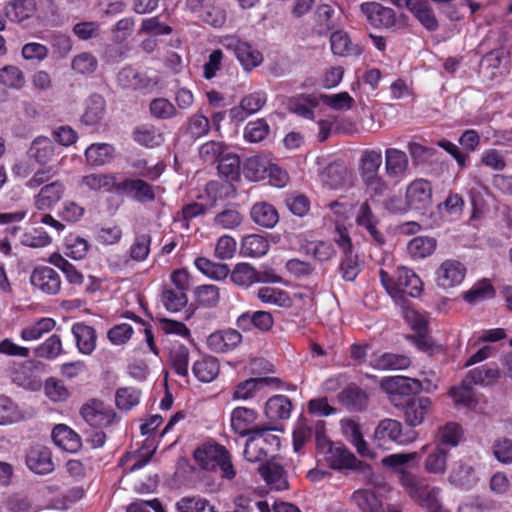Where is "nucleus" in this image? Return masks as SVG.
<instances>
[{"instance_id": "13", "label": "nucleus", "mask_w": 512, "mask_h": 512, "mask_svg": "<svg viewBox=\"0 0 512 512\" xmlns=\"http://www.w3.org/2000/svg\"><path fill=\"white\" fill-rule=\"evenodd\" d=\"M360 10L376 28H390L396 23L394 10L377 2H364L360 5Z\"/></svg>"}, {"instance_id": "28", "label": "nucleus", "mask_w": 512, "mask_h": 512, "mask_svg": "<svg viewBox=\"0 0 512 512\" xmlns=\"http://www.w3.org/2000/svg\"><path fill=\"white\" fill-rule=\"evenodd\" d=\"M371 366L379 370H401L410 366L411 361L405 355L393 353H374L371 360Z\"/></svg>"}, {"instance_id": "25", "label": "nucleus", "mask_w": 512, "mask_h": 512, "mask_svg": "<svg viewBox=\"0 0 512 512\" xmlns=\"http://www.w3.org/2000/svg\"><path fill=\"white\" fill-rule=\"evenodd\" d=\"M52 439L58 447L70 453L77 452L82 445L80 436L64 424L54 427Z\"/></svg>"}, {"instance_id": "15", "label": "nucleus", "mask_w": 512, "mask_h": 512, "mask_svg": "<svg viewBox=\"0 0 512 512\" xmlns=\"http://www.w3.org/2000/svg\"><path fill=\"white\" fill-rule=\"evenodd\" d=\"M350 499L360 512H386L382 495L371 488L355 490Z\"/></svg>"}, {"instance_id": "43", "label": "nucleus", "mask_w": 512, "mask_h": 512, "mask_svg": "<svg viewBox=\"0 0 512 512\" xmlns=\"http://www.w3.org/2000/svg\"><path fill=\"white\" fill-rule=\"evenodd\" d=\"M114 148L107 143L91 144L85 150L87 162L93 166H101L110 162L113 158Z\"/></svg>"}, {"instance_id": "22", "label": "nucleus", "mask_w": 512, "mask_h": 512, "mask_svg": "<svg viewBox=\"0 0 512 512\" xmlns=\"http://www.w3.org/2000/svg\"><path fill=\"white\" fill-rule=\"evenodd\" d=\"M340 426L344 437L356 448L357 452L361 456H372L367 442L363 439L361 428L358 422L349 418L342 419L340 421Z\"/></svg>"}, {"instance_id": "27", "label": "nucleus", "mask_w": 512, "mask_h": 512, "mask_svg": "<svg viewBox=\"0 0 512 512\" xmlns=\"http://www.w3.org/2000/svg\"><path fill=\"white\" fill-rule=\"evenodd\" d=\"M355 221L358 226L364 227L378 244L384 243L382 233L377 230L378 219L373 214L368 201L360 205Z\"/></svg>"}, {"instance_id": "10", "label": "nucleus", "mask_w": 512, "mask_h": 512, "mask_svg": "<svg viewBox=\"0 0 512 512\" xmlns=\"http://www.w3.org/2000/svg\"><path fill=\"white\" fill-rule=\"evenodd\" d=\"M433 403L429 397H410L403 400L399 409L403 411L405 423L410 427H417L424 423L432 412Z\"/></svg>"}, {"instance_id": "52", "label": "nucleus", "mask_w": 512, "mask_h": 512, "mask_svg": "<svg viewBox=\"0 0 512 512\" xmlns=\"http://www.w3.org/2000/svg\"><path fill=\"white\" fill-rule=\"evenodd\" d=\"M269 164L270 163L259 156L250 157L244 164V175L251 181H261L267 177Z\"/></svg>"}, {"instance_id": "60", "label": "nucleus", "mask_w": 512, "mask_h": 512, "mask_svg": "<svg viewBox=\"0 0 512 512\" xmlns=\"http://www.w3.org/2000/svg\"><path fill=\"white\" fill-rule=\"evenodd\" d=\"M115 184V177L111 174L92 173L85 175L80 180V185L89 191H99L109 189Z\"/></svg>"}, {"instance_id": "3", "label": "nucleus", "mask_w": 512, "mask_h": 512, "mask_svg": "<svg viewBox=\"0 0 512 512\" xmlns=\"http://www.w3.org/2000/svg\"><path fill=\"white\" fill-rule=\"evenodd\" d=\"M318 447L328 446L326 452V461L332 469L344 470L350 469L363 474L368 480L372 475L370 465L358 460L355 455L342 443H330L325 437H317Z\"/></svg>"}, {"instance_id": "54", "label": "nucleus", "mask_w": 512, "mask_h": 512, "mask_svg": "<svg viewBox=\"0 0 512 512\" xmlns=\"http://www.w3.org/2000/svg\"><path fill=\"white\" fill-rule=\"evenodd\" d=\"M161 302L166 310L175 313L186 306L188 298L183 291L165 287L161 294Z\"/></svg>"}, {"instance_id": "44", "label": "nucleus", "mask_w": 512, "mask_h": 512, "mask_svg": "<svg viewBox=\"0 0 512 512\" xmlns=\"http://www.w3.org/2000/svg\"><path fill=\"white\" fill-rule=\"evenodd\" d=\"M194 264L201 273L217 281L224 280L230 273L227 264L215 263L205 257L196 258Z\"/></svg>"}, {"instance_id": "34", "label": "nucleus", "mask_w": 512, "mask_h": 512, "mask_svg": "<svg viewBox=\"0 0 512 512\" xmlns=\"http://www.w3.org/2000/svg\"><path fill=\"white\" fill-rule=\"evenodd\" d=\"M331 50L339 56H358L361 48L353 44L348 34L344 31H335L330 37Z\"/></svg>"}, {"instance_id": "45", "label": "nucleus", "mask_w": 512, "mask_h": 512, "mask_svg": "<svg viewBox=\"0 0 512 512\" xmlns=\"http://www.w3.org/2000/svg\"><path fill=\"white\" fill-rule=\"evenodd\" d=\"M105 100L99 94L91 95L86 102V109L82 120L87 125L98 123L105 114Z\"/></svg>"}, {"instance_id": "58", "label": "nucleus", "mask_w": 512, "mask_h": 512, "mask_svg": "<svg viewBox=\"0 0 512 512\" xmlns=\"http://www.w3.org/2000/svg\"><path fill=\"white\" fill-rule=\"evenodd\" d=\"M243 215L236 209H224L215 215L213 225L220 229H235L243 222Z\"/></svg>"}, {"instance_id": "21", "label": "nucleus", "mask_w": 512, "mask_h": 512, "mask_svg": "<svg viewBox=\"0 0 512 512\" xmlns=\"http://www.w3.org/2000/svg\"><path fill=\"white\" fill-rule=\"evenodd\" d=\"M257 413L255 410L246 407H237L231 414V427L240 436L252 435L257 428H254Z\"/></svg>"}, {"instance_id": "6", "label": "nucleus", "mask_w": 512, "mask_h": 512, "mask_svg": "<svg viewBox=\"0 0 512 512\" xmlns=\"http://www.w3.org/2000/svg\"><path fill=\"white\" fill-rule=\"evenodd\" d=\"M222 45L224 48L234 53L246 71H251L263 62V55L259 50L255 49L248 42L242 41L236 37H225L222 41Z\"/></svg>"}, {"instance_id": "55", "label": "nucleus", "mask_w": 512, "mask_h": 512, "mask_svg": "<svg viewBox=\"0 0 512 512\" xmlns=\"http://www.w3.org/2000/svg\"><path fill=\"white\" fill-rule=\"evenodd\" d=\"M339 271L345 281H353L356 279L361 271V263L358 255L354 251L343 254Z\"/></svg>"}, {"instance_id": "26", "label": "nucleus", "mask_w": 512, "mask_h": 512, "mask_svg": "<svg viewBox=\"0 0 512 512\" xmlns=\"http://www.w3.org/2000/svg\"><path fill=\"white\" fill-rule=\"evenodd\" d=\"M132 137L136 143L146 148L158 147L164 142L163 133L152 124L137 126L133 130Z\"/></svg>"}, {"instance_id": "39", "label": "nucleus", "mask_w": 512, "mask_h": 512, "mask_svg": "<svg viewBox=\"0 0 512 512\" xmlns=\"http://www.w3.org/2000/svg\"><path fill=\"white\" fill-rule=\"evenodd\" d=\"M169 362L175 373L182 377L189 375V349L181 343H174L169 350Z\"/></svg>"}, {"instance_id": "32", "label": "nucleus", "mask_w": 512, "mask_h": 512, "mask_svg": "<svg viewBox=\"0 0 512 512\" xmlns=\"http://www.w3.org/2000/svg\"><path fill=\"white\" fill-rule=\"evenodd\" d=\"M250 216L254 223L265 228L274 227L279 220L276 209L266 202L254 204L251 208Z\"/></svg>"}, {"instance_id": "17", "label": "nucleus", "mask_w": 512, "mask_h": 512, "mask_svg": "<svg viewBox=\"0 0 512 512\" xmlns=\"http://www.w3.org/2000/svg\"><path fill=\"white\" fill-rule=\"evenodd\" d=\"M26 465L36 474L45 475L54 470L50 450L42 445L32 446L26 455Z\"/></svg>"}, {"instance_id": "56", "label": "nucleus", "mask_w": 512, "mask_h": 512, "mask_svg": "<svg viewBox=\"0 0 512 512\" xmlns=\"http://www.w3.org/2000/svg\"><path fill=\"white\" fill-rule=\"evenodd\" d=\"M211 125L209 119L199 113L189 117L186 123V134L192 139H199L208 134Z\"/></svg>"}, {"instance_id": "64", "label": "nucleus", "mask_w": 512, "mask_h": 512, "mask_svg": "<svg viewBox=\"0 0 512 512\" xmlns=\"http://www.w3.org/2000/svg\"><path fill=\"white\" fill-rule=\"evenodd\" d=\"M305 252L313 256L319 262H326L336 256V250L332 243L326 241H317L308 244Z\"/></svg>"}, {"instance_id": "61", "label": "nucleus", "mask_w": 512, "mask_h": 512, "mask_svg": "<svg viewBox=\"0 0 512 512\" xmlns=\"http://www.w3.org/2000/svg\"><path fill=\"white\" fill-rule=\"evenodd\" d=\"M268 378H250L239 383L233 393L235 399L247 400L252 398L256 391L268 384Z\"/></svg>"}, {"instance_id": "46", "label": "nucleus", "mask_w": 512, "mask_h": 512, "mask_svg": "<svg viewBox=\"0 0 512 512\" xmlns=\"http://www.w3.org/2000/svg\"><path fill=\"white\" fill-rule=\"evenodd\" d=\"M29 153L37 163L47 164L54 155V144L47 137H38L32 142Z\"/></svg>"}, {"instance_id": "50", "label": "nucleus", "mask_w": 512, "mask_h": 512, "mask_svg": "<svg viewBox=\"0 0 512 512\" xmlns=\"http://www.w3.org/2000/svg\"><path fill=\"white\" fill-rule=\"evenodd\" d=\"M0 84L6 88L20 90L26 84L23 71L14 65H7L0 69Z\"/></svg>"}, {"instance_id": "35", "label": "nucleus", "mask_w": 512, "mask_h": 512, "mask_svg": "<svg viewBox=\"0 0 512 512\" xmlns=\"http://www.w3.org/2000/svg\"><path fill=\"white\" fill-rule=\"evenodd\" d=\"M399 481L401 485L408 491L410 496L416 500H420L427 492V484L425 479L405 470L399 469Z\"/></svg>"}, {"instance_id": "38", "label": "nucleus", "mask_w": 512, "mask_h": 512, "mask_svg": "<svg viewBox=\"0 0 512 512\" xmlns=\"http://www.w3.org/2000/svg\"><path fill=\"white\" fill-rule=\"evenodd\" d=\"M269 242L266 237L259 234L247 235L241 243V254L246 257H261L269 250Z\"/></svg>"}, {"instance_id": "47", "label": "nucleus", "mask_w": 512, "mask_h": 512, "mask_svg": "<svg viewBox=\"0 0 512 512\" xmlns=\"http://www.w3.org/2000/svg\"><path fill=\"white\" fill-rule=\"evenodd\" d=\"M217 168L219 174L227 181H236L240 177V158L234 153H224Z\"/></svg>"}, {"instance_id": "51", "label": "nucleus", "mask_w": 512, "mask_h": 512, "mask_svg": "<svg viewBox=\"0 0 512 512\" xmlns=\"http://www.w3.org/2000/svg\"><path fill=\"white\" fill-rule=\"evenodd\" d=\"M257 297L266 304H272L279 307H289L291 299L288 293L279 288L264 286L258 289Z\"/></svg>"}, {"instance_id": "36", "label": "nucleus", "mask_w": 512, "mask_h": 512, "mask_svg": "<svg viewBox=\"0 0 512 512\" xmlns=\"http://www.w3.org/2000/svg\"><path fill=\"white\" fill-rule=\"evenodd\" d=\"M291 410V401L285 395H275L269 398L265 405V414L271 420L288 419Z\"/></svg>"}, {"instance_id": "1", "label": "nucleus", "mask_w": 512, "mask_h": 512, "mask_svg": "<svg viewBox=\"0 0 512 512\" xmlns=\"http://www.w3.org/2000/svg\"><path fill=\"white\" fill-rule=\"evenodd\" d=\"M379 277L387 293L395 300L405 295L416 297L422 289V282L418 275L407 267H397L392 275L381 269Z\"/></svg>"}, {"instance_id": "23", "label": "nucleus", "mask_w": 512, "mask_h": 512, "mask_svg": "<svg viewBox=\"0 0 512 512\" xmlns=\"http://www.w3.org/2000/svg\"><path fill=\"white\" fill-rule=\"evenodd\" d=\"M72 334L78 351L84 355L92 354L96 348L97 340L95 329L84 323H75L72 326Z\"/></svg>"}, {"instance_id": "37", "label": "nucleus", "mask_w": 512, "mask_h": 512, "mask_svg": "<svg viewBox=\"0 0 512 512\" xmlns=\"http://www.w3.org/2000/svg\"><path fill=\"white\" fill-rule=\"evenodd\" d=\"M437 241L433 237L418 236L407 244V253L412 259H424L430 256L436 249Z\"/></svg>"}, {"instance_id": "24", "label": "nucleus", "mask_w": 512, "mask_h": 512, "mask_svg": "<svg viewBox=\"0 0 512 512\" xmlns=\"http://www.w3.org/2000/svg\"><path fill=\"white\" fill-rule=\"evenodd\" d=\"M339 402L349 411H362L368 405L367 394L355 384L347 386L338 394Z\"/></svg>"}, {"instance_id": "12", "label": "nucleus", "mask_w": 512, "mask_h": 512, "mask_svg": "<svg viewBox=\"0 0 512 512\" xmlns=\"http://www.w3.org/2000/svg\"><path fill=\"white\" fill-rule=\"evenodd\" d=\"M66 187L60 180L43 185L34 197V206L39 211L53 209L64 197Z\"/></svg>"}, {"instance_id": "19", "label": "nucleus", "mask_w": 512, "mask_h": 512, "mask_svg": "<svg viewBox=\"0 0 512 512\" xmlns=\"http://www.w3.org/2000/svg\"><path fill=\"white\" fill-rule=\"evenodd\" d=\"M258 471L271 490L283 491L289 488L287 472L280 464L267 462L260 465Z\"/></svg>"}, {"instance_id": "2", "label": "nucleus", "mask_w": 512, "mask_h": 512, "mask_svg": "<svg viewBox=\"0 0 512 512\" xmlns=\"http://www.w3.org/2000/svg\"><path fill=\"white\" fill-rule=\"evenodd\" d=\"M194 459L198 465L208 471L219 470L221 477L232 480L236 476L231 455L222 445L217 443H205L194 451Z\"/></svg>"}, {"instance_id": "30", "label": "nucleus", "mask_w": 512, "mask_h": 512, "mask_svg": "<svg viewBox=\"0 0 512 512\" xmlns=\"http://www.w3.org/2000/svg\"><path fill=\"white\" fill-rule=\"evenodd\" d=\"M406 6L426 29L430 31L437 29V19L426 0H407Z\"/></svg>"}, {"instance_id": "49", "label": "nucleus", "mask_w": 512, "mask_h": 512, "mask_svg": "<svg viewBox=\"0 0 512 512\" xmlns=\"http://www.w3.org/2000/svg\"><path fill=\"white\" fill-rule=\"evenodd\" d=\"M495 290L489 280L483 279L475 283L468 291L463 293V299L469 304H477L492 298Z\"/></svg>"}, {"instance_id": "63", "label": "nucleus", "mask_w": 512, "mask_h": 512, "mask_svg": "<svg viewBox=\"0 0 512 512\" xmlns=\"http://www.w3.org/2000/svg\"><path fill=\"white\" fill-rule=\"evenodd\" d=\"M195 297L200 305L213 308L220 301V289L216 285H201L196 287Z\"/></svg>"}, {"instance_id": "62", "label": "nucleus", "mask_w": 512, "mask_h": 512, "mask_svg": "<svg viewBox=\"0 0 512 512\" xmlns=\"http://www.w3.org/2000/svg\"><path fill=\"white\" fill-rule=\"evenodd\" d=\"M140 391L132 387L119 388L116 391L115 402L120 410H131L140 401Z\"/></svg>"}, {"instance_id": "5", "label": "nucleus", "mask_w": 512, "mask_h": 512, "mask_svg": "<svg viewBox=\"0 0 512 512\" xmlns=\"http://www.w3.org/2000/svg\"><path fill=\"white\" fill-rule=\"evenodd\" d=\"M381 387L389 395L390 402L396 408H399L403 403V396L416 395L423 389L422 384L418 379L404 376L384 378L381 382Z\"/></svg>"}, {"instance_id": "42", "label": "nucleus", "mask_w": 512, "mask_h": 512, "mask_svg": "<svg viewBox=\"0 0 512 512\" xmlns=\"http://www.w3.org/2000/svg\"><path fill=\"white\" fill-rule=\"evenodd\" d=\"M230 280L238 287L248 288L257 283V270L248 263H238L229 273Z\"/></svg>"}, {"instance_id": "4", "label": "nucleus", "mask_w": 512, "mask_h": 512, "mask_svg": "<svg viewBox=\"0 0 512 512\" xmlns=\"http://www.w3.org/2000/svg\"><path fill=\"white\" fill-rule=\"evenodd\" d=\"M415 438V432L403 433L401 422L390 418L381 420L374 432V442L381 448H389L392 443L407 445Z\"/></svg>"}, {"instance_id": "14", "label": "nucleus", "mask_w": 512, "mask_h": 512, "mask_svg": "<svg viewBox=\"0 0 512 512\" xmlns=\"http://www.w3.org/2000/svg\"><path fill=\"white\" fill-rule=\"evenodd\" d=\"M242 342V334L236 329L213 332L207 338L208 348L215 353H226L235 349Z\"/></svg>"}, {"instance_id": "9", "label": "nucleus", "mask_w": 512, "mask_h": 512, "mask_svg": "<svg viewBox=\"0 0 512 512\" xmlns=\"http://www.w3.org/2000/svg\"><path fill=\"white\" fill-rule=\"evenodd\" d=\"M432 185L419 178L410 182L405 191V204L408 210H426L432 205Z\"/></svg>"}, {"instance_id": "18", "label": "nucleus", "mask_w": 512, "mask_h": 512, "mask_svg": "<svg viewBox=\"0 0 512 512\" xmlns=\"http://www.w3.org/2000/svg\"><path fill=\"white\" fill-rule=\"evenodd\" d=\"M267 98L263 92H254L245 96L240 104L230 109L232 121L242 122L248 116L258 112L266 103Z\"/></svg>"}, {"instance_id": "29", "label": "nucleus", "mask_w": 512, "mask_h": 512, "mask_svg": "<svg viewBox=\"0 0 512 512\" xmlns=\"http://www.w3.org/2000/svg\"><path fill=\"white\" fill-rule=\"evenodd\" d=\"M220 365L213 356H203L194 362L192 372L201 382H212L219 374Z\"/></svg>"}, {"instance_id": "53", "label": "nucleus", "mask_w": 512, "mask_h": 512, "mask_svg": "<svg viewBox=\"0 0 512 512\" xmlns=\"http://www.w3.org/2000/svg\"><path fill=\"white\" fill-rule=\"evenodd\" d=\"M475 480L474 468L462 461L455 464L449 475V481L459 487H465Z\"/></svg>"}, {"instance_id": "41", "label": "nucleus", "mask_w": 512, "mask_h": 512, "mask_svg": "<svg viewBox=\"0 0 512 512\" xmlns=\"http://www.w3.org/2000/svg\"><path fill=\"white\" fill-rule=\"evenodd\" d=\"M382 153L380 150H364L360 158V177L361 179L379 174L382 165Z\"/></svg>"}, {"instance_id": "40", "label": "nucleus", "mask_w": 512, "mask_h": 512, "mask_svg": "<svg viewBox=\"0 0 512 512\" xmlns=\"http://www.w3.org/2000/svg\"><path fill=\"white\" fill-rule=\"evenodd\" d=\"M117 83L123 89H140L150 85V80L134 68L125 67L117 75Z\"/></svg>"}, {"instance_id": "31", "label": "nucleus", "mask_w": 512, "mask_h": 512, "mask_svg": "<svg viewBox=\"0 0 512 512\" xmlns=\"http://www.w3.org/2000/svg\"><path fill=\"white\" fill-rule=\"evenodd\" d=\"M5 15L14 22H22L30 18L36 11L35 0H12L4 8Z\"/></svg>"}, {"instance_id": "48", "label": "nucleus", "mask_w": 512, "mask_h": 512, "mask_svg": "<svg viewBox=\"0 0 512 512\" xmlns=\"http://www.w3.org/2000/svg\"><path fill=\"white\" fill-rule=\"evenodd\" d=\"M462 430L459 424L449 422L438 429L435 437L436 445L443 447H456L461 439Z\"/></svg>"}, {"instance_id": "59", "label": "nucleus", "mask_w": 512, "mask_h": 512, "mask_svg": "<svg viewBox=\"0 0 512 512\" xmlns=\"http://www.w3.org/2000/svg\"><path fill=\"white\" fill-rule=\"evenodd\" d=\"M63 353L59 335L53 334L35 349L37 357L53 360Z\"/></svg>"}, {"instance_id": "8", "label": "nucleus", "mask_w": 512, "mask_h": 512, "mask_svg": "<svg viewBox=\"0 0 512 512\" xmlns=\"http://www.w3.org/2000/svg\"><path fill=\"white\" fill-rule=\"evenodd\" d=\"M466 266L457 259H446L435 271V283L443 290L459 286L465 279Z\"/></svg>"}, {"instance_id": "57", "label": "nucleus", "mask_w": 512, "mask_h": 512, "mask_svg": "<svg viewBox=\"0 0 512 512\" xmlns=\"http://www.w3.org/2000/svg\"><path fill=\"white\" fill-rule=\"evenodd\" d=\"M56 325L52 318H41L34 324L21 331V338L25 341H33L41 338L45 333L50 332Z\"/></svg>"}, {"instance_id": "20", "label": "nucleus", "mask_w": 512, "mask_h": 512, "mask_svg": "<svg viewBox=\"0 0 512 512\" xmlns=\"http://www.w3.org/2000/svg\"><path fill=\"white\" fill-rule=\"evenodd\" d=\"M117 190L141 203L155 200L153 187L142 179H125L117 185Z\"/></svg>"}, {"instance_id": "11", "label": "nucleus", "mask_w": 512, "mask_h": 512, "mask_svg": "<svg viewBox=\"0 0 512 512\" xmlns=\"http://www.w3.org/2000/svg\"><path fill=\"white\" fill-rule=\"evenodd\" d=\"M30 283L34 289L47 295H56L61 289L59 273L49 266H38L30 275Z\"/></svg>"}, {"instance_id": "33", "label": "nucleus", "mask_w": 512, "mask_h": 512, "mask_svg": "<svg viewBox=\"0 0 512 512\" xmlns=\"http://www.w3.org/2000/svg\"><path fill=\"white\" fill-rule=\"evenodd\" d=\"M448 451L440 446L435 445L424 460V470L429 474L444 475L447 470Z\"/></svg>"}, {"instance_id": "16", "label": "nucleus", "mask_w": 512, "mask_h": 512, "mask_svg": "<svg viewBox=\"0 0 512 512\" xmlns=\"http://www.w3.org/2000/svg\"><path fill=\"white\" fill-rule=\"evenodd\" d=\"M409 168V159L407 154L397 148H387L385 150V173L396 181L402 180Z\"/></svg>"}, {"instance_id": "7", "label": "nucleus", "mask_w": 512, "mask_h": 512, "mask_svg": "<svg viewBox=\"0 0 512 512\" xmlns=\"http://www.w3.org/2000/svg\"><path fill=\"white\" fill-rule=\"evenodd\" d=\"M83 419L92 427L105 428L117 421L115 411L104 402L91 399L80 410Z\"/></svg>"}]
</instances>
